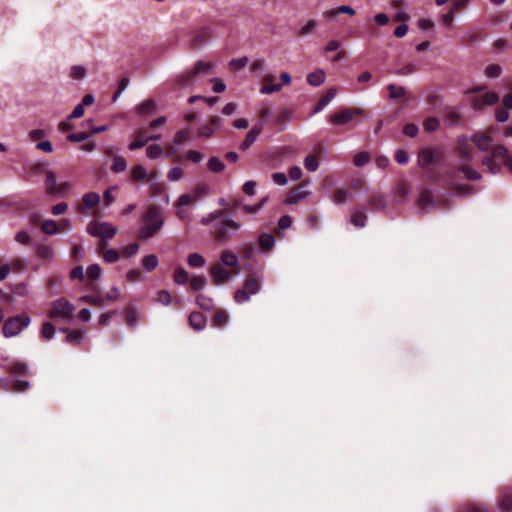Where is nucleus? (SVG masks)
Masks as SVG:
<instances>
[{"mask_svg":"<svg viewBox=\"0 0 512 512\" xmlns=\"http://www.w3.org/2000/svg\"><path fill=\"white\" fill-rule=\"evenodd\" d=\"M187 263L191 267L200 268L205 265V259L199 253H192L188 256Z\"/></svg>","mask_w":512,"mask_h":512,"instance_id":"37998d69","label":"nucleus"},{"mask_svg":"<svg viewBox=\"0 0 512 512\" xmlns=\"http://www.w3.org/2000/svg\"><path fill=\"white\" fill-rule=\"evenodd\" d=\"M57 177L54 171H47L46 177H45V192L49 195H52L53 192H55V189L57 187Z\"/></svg>","mask_w":512,"mask_h":512,"instance_id":"bb28decb","label":"nucleus"},{"mask_svg":"<svg viewBox=\"0 0 512 512\" xmlns=\"http://www.w3.org/2000/svg\"><path fill=\"white\" fill-rule=\"evenodd\" d=\"M84 339V332L81 330H72L67 335L65 342L68 344H72L78 346L82 343Z\"/></svg>","mask_w":512,"mask_h":512,"instance_id":"473e14b6","label":"nucleus"},{"mask_svg":"<svg viewBox=\"0 0 512 512\" xmlns=\"http://www.w3.org/2000/svg\"><path fill=\"white\" fill-rule=\"evenodd\" d=\"M499 508L504 512L512 510V495H507L499 502Z\"/></svg>","mask_w":512,"mask_h":512,"instance_id":"774afa93","label":"nucleus"},{"mask_svg":"<svg viewBox=\"0 0 512 512\" xmlns=\"http://www.w3.org/2000/svg\"><path fill=\"white\" fill-rule=\"evenodd\" d=\"M304 166L308 171L314 172L319 168V161L314 155H307L304 159Z\"/></svg>","mask_w":512,"mask_h":512,"instance_id":"8fccbe9b","label":"nucleus"},{"mask_svg":"<svg viewBox=\"0 0 512 512\" xmlns=\"http://www.w3.org/2000/svg\"><path fill=\"white\" fill-rule=\"evenodd\" d=\"M426 101L432 108H437L443 103L442 97L437 93L429 94Z\"/></svg>","mask_w":512,"mask_h":512,"instance_id":"338daca9","label":"nucleus"},{"mask_svg":"<svg viewBox=\"0 0 512 512\" xmlns=\"http://www.w3.org/2000/svg\"><path fill=\"white\" fill-rule=\"evenodd\" d=\"M155 301L165 306H168L171 303V295L167 290H160L157 292Z\"/></svg>","mask_w":512,"mask_h":512,"instance_id":"052dcab7","label":"nucleus"},{"mask_svg":"<svg viewBox=\"0 0 512 512\" xmlns=\"http://www.w3.org/2000/svg\"><path fill=\"white\" fill-rule=\"evenodd\" d=\"M188 322L195 331H202L206 327L207 318L203 313L193 311L189 314Z\"/></svg>","mask_w":512,"mask_h":512,"instance_id":"dca6fc26","label":"nucleus"},{"mask_svg":"<svg viewBox=\"0 0 512 512\" xmlns=\"http://www.w3.org/2000/svg\"><path fill=\"white\" fill-rule=\"evenodd\" d=\"M188 280H189V275H188V272L184 268L180 267L175 270L174 281L177 284L184 285L188 282Z\"/></svg>","mask_w":512,"mask_h":512,"instance_id":"a18cd8bd","label":"nucleus"},{"mask_svg":"<svg viewBox=\"0 0 512 512\" xmlns=\"http://www.w3.org/2000/svg\"><path fill=\"white\" fill-rule=\"evenodd\" d=\"M423 128L426 132L432 133L440 128V120L437 117L429 116L423 120Z\"/></svg>","mask_w":512,"mask_h":512,"instance_id":"c85d7f7f","label":"nucleus"},{"mask_svg":"<svg viewBox=\"0 0 512 512\" xmlns=\"http://www.w3.org/2000/svg\"><path fill=\"white\" fill-rule=\"evenodd\" d=\"M1 360L4 363L0 364V366L6 369L12 375L28 376L30 373L29 364L25 361H9L8 357H2Z\"/></svg>","mask_w":512,"mask_h":512,"instance_id":"423d86ee","label":"nucleus"},{"mask_svg":"<svg viewBox=\"0 0 512 512\" xmlns=\"http://www.w3.org/2000/svg\"><path fill=\"white\" fill-rule=\"evenodd\" d=\"M481 163L491 174L500 173L503 165L512 174V155L509 154L508 149L502 144L495 145L492 149V154L485 155L481 159Z\"/></svg>","mask_w":512,"mask_h":512,"instance_id":"f03ea898","label":"nucleus"},{"mask_svg":"<svg viewBox=\"0 0 512 512\" xmlns=\"http://www.w3.org/2000/svg\"><path fill=\"white\" fill-rule=\"evenodd\" d=\"M210 274L215 283L222 284L231 279L230 273L221 265H213L210 269Z\"/></svg>","mask_w":512,"mask_h":512,"instance_id":"a211bd4d","label":"nucleus"},{"mask_svg":"<svg viewBox=\"0 0 512 512\" xmlns=\"http://www.w3.org/2000/svg\"><path fill=\"white\" fill-rule=\"evenodd\" d=\"M470 140L477 146V148L480 151H482V152L490 151V154H492V149L495 146H493V139L490 136H488L482 132H477V133H474L470 137Z\"/></svg>","mask_w":512,"mask_h":512,"instance_id":"9d476101","label":"nucleus"},{"mask_svg":"<svg viewBox=\"0 0 512 512\" xmlns=\"http://www.w3.org/2000/svg\"><path fill=\"white\" fill-rule=\"evenodd\" d=\"M57 230V223L54 220H45L41 225V231L47 235H54Z\"/></svg>","mask_w":512,"mask_h":512,"instance_id":"de8ad7c7","label":"nucleus"},{"mask_svg":"<svg viewBox=\"0 0 512 512\" xmlns=\"http://www.w3.org/2000/svg\"><path fill=\"white\" fill-rule=\"evenodd\" d=\"M250 297V294H248L243 288L237 289L234 293V301L238 304L249 301Z\"/></svg>","mask_w":512,"mask_h":512,"instance_id":"e2e57ef3","label":"nucleus"},{"mask_svg":"<svg viewBox=\"0 0 512 512\" xmlns=\"http://www.w3.org/2000/svg\"><path fill=\"white\" fill-rule=\"evenodd\" d=\"M500 97L495 92H485L480 96L473 97L471 99V107L474 110L480 111L487 106L495 105L499 102Z\"/></svg>","mask_w":512,"mask_h":512,"instance_id":"0eeeda50","label":"nucleus"},{"mask_svg":"<svg viewBox=\"0 0 512 512\" xmlns=\"http://www.w3.org/2000/svg\"><path fill=\"white\" fill-rule=\"evenodd\" d=\"M417 205L423 213H427L437 206L436 200L434 199L430 189H424L421 191L417 199Z\"/></svg>","mask_w":512,"mask_h":512,"instance_id":"9b49d317","label":"nucleus"},{"mask_svg":"<svg viewBox=\"0 0 512 512\" xmlns=\"http://www.w3.org/2000/svg\"><path fill=\"white\" fill-rule=\"evenodd\" d=\"M350 196L347 189H336L332 195V201L336 205L344 204Z\"/></svg>","mask_w":512,"mask_h":512,"instance_id":"f704fd0d","label":"nucleus"},{"mask_svg":"<svg viewBox=\"0 0 512 512\" xmlns=\"http://www.w3.org/2000/svg\"><path fill=\"white\" fill-rule=\"evenodd\" d=\"M37 254L40 258L51 262L54 258V251L51 245H40L37 248Z\"/></svg>","mask_w":512,"mask_h":512,"instance_id":"c9c22d12","label":"nucleus"},{"mask_svg":"<svg viewBox=\"0 0 512 512\" xmlns=\"http://www.w3.org/2000/svg\"><path fill=\"white\" fill-rule=\"evenodd\" d=\"M362 113L363 110L360 108H344L330 117V123L332 125H346L354 116L361 115Z\"/></svg>","mask_w":512,"mask_h":512,"instance_id":"6e6552de","label":"nucleus"},{"mask_svg":"<svg viewBox=\"0 0 512 512\" xmlns=\"http://www.w3.org/2000/svg\"><path fill=\"white\" fill-rule=\"evenodd\" d=\"M387 90L391 100L404 99L406 97V88L404 86L391 83L387 85Z\"/></svg>","mask_w":512,"mask_h":512,"instance_id":"a878e982","label":"nucleus"},{"mask_svg":"<svg viewBox=\"0 0 512 512\" xmlns=\"http://www.w3.org/2000/svg\"><path fill=\"white\" fill-rule=\"evenodd\" d=\"M127 168V161L122 157V156H119V155H116L114 158H113V161H112V165L110 167L111 171L113 173H121V172H124Z\"/></svg>","mask_w":512,"mask_h":512,"instance_id":"2f4dec72","label":"nucleus"},{"mask_svg":"<svg viewBox=\"0 0 512 512\" xmlns=\"http://www.w3.org/2000/svg\"><path fill=\"white\" fill-rule=\"evenodd\" d=\"M134 111L140 116L152 115L157 111L156 101L152 98L146 99L145 101L137 104L134 107Z\"/></svg>","mask_w":512,"mask_h":512,"instance_id":"2eb2a0df","label":"nucleus"},{"mask_svg":"<svg viewBox=\"0 0 512 512\" xmlns=\"http://www.w3.org/2000/svg\"><path fill=\"white\" fill-rule=\"evenodd\" d=\"M131 177L133 180H144L147 177L145 167L141 164L134 166L131 169Z\"/></svg>","mask_w":512,"mask_h":512,"instance_id":"49530a36","label":"nucleus"},{"mask_svg":"<svg viewBox=\"0 0 512 512\" xmlns=\"http://www.w3.org/2000/svg\"><path fill=\"white\" fill-rule=\"evenodd\" d=\"M227 322V315L223 311H217L212 319V326L216 328L223 327Z\"/></svg>","mask_w":512,"mask_h":512,"instance_id":"5fc2aeb1","label":"nucleus"},{"mask_svg":"<svg viewBox=\"0 0 512 512\" xmlns=\"http://www.w3.org/2000/svg\"><path fill=\"white\" fill-rule=\"evenodd\" d=\"M449 185L451 186V188L453 189L455 194H457L459 196H467V195H471L474 193L473 188L468 184L450 183Z\"/></svg>","mask_w":512,"mask_h":512,"instance_id":"c756f323","label":"nucleus"},{"mask_svg":"<svg viewBox=\"0 0 512 512\" xmlns=\"http://www.w3.org/2000/svg\"><path fill=\"white\" fill-rule=\"evenodd\" d=\"M195 302L202 310L208 312L212 311L214 308L213 299L203 294L198 295Z\"/></svg>","mask_w":512,"mask_h":512,"instance_id":"7c9ffc66","label":"nucleus"},{"mask_svg":"<svg viewBox=\"0 0 512 512\" xmlns=\"http://www.w3.org/2000/svg\"><path fill=\"white\" fill-rule=\"evenodd\" d=\"M120 258L119 256V252L116 250V249H108L104 254H103V259L105 262L107 263H114L116 261H118Z\"/></svg>","mask_w":512,"mask_h":512,"instance_id":"0e129e2a","label":"nucleus"},{"mask_svg":"<svg viewBox=\"0 0 512 512\" xmlns=\"http://www.w3.org/2000/svg\"><path fill=\"white\" fill-rule=\"evenodd\" d=\"M207 167L211 172L220 173L225 169L224 163L218 157H210Z\"/></svg>","mask_w":512,"mask_h":512,"instance_id":"ea45409f","label":"nucleus"},{"mask_svg":"<svg viewBox=\"0 0 512 512\" xmlns=\"http://www.w3.org/2000/svg\"><path fill=\"white\" fill-rule=\"evenodd\" d=\"M258 243L263 251H270L274 247L275 238L272 234L262 233L258 237Z\"/></svg>","mask_w":512,"mask_h":512,"instance_id":"393cba45","label":"nucleus"},{"mask_svg":"<svg viewBox=\"0 0 512 512\" xmlns=\"http://www.w3.org/2000/svg\"><path fill=\"white\" fill-rule=\"evenodd\" d=\"M369 205L373 211L384 210L386 208V203L379 194L370 196Z\"/></svg>","mask_w":512,"mask_h":512,"instance_id":"79ce46f5","label":"nucleus"},{"mask_svg":"<svg viewBox=\"0 0 512 512\" xmlns=\"http://www.w3.org/2000/svg\"><path fill=\"white\" fill-rule=\"evenodd\" d=\"M220 260L225 266L234 267L238 265L237 255L229 251L223 252L221 254Z\"/></svg>","mask_w":512,"mask_h":512,"instance_id":"4c0bfd02","label":"nucleus"},{"mask_svg":"<svg viewBox=\"0 0 512 512\" xmlns=\"http://www.w3.org/2000/svg\"><path fill=\"white\" fill-rule=\"evenodd\" d=\"M370 161V155L368 152L362 151L357 153L353 158V164L357 167H363Z\"/></svg>","mask_w":512,"mask_h":512,"instance_id":"c03bdc74","label":"nucleus"},{"mask_svg":"<svg viewBox=\"0 0 512 512\" xmlns=\"http://www.w3.org/2000/svg\"><path fill=\"white\" fill-rule=\"evenodd\" d=\"M209 70H210V64L208 62L199 60L195 63L192 73L195 76V75H198L201 73H208Z\"/></svg>","mask_w":512,"mask_h":512,"instance_id":"680f3d73","label":"nucleus"},{"mask_svg":"<svg viewBox=\"0 0 512 512\" xmlns=\"http://www.w3.org/2000/svg\"><path fill=\"white\" fill-rule=\"evenodd\" d=\"M82 201L85 205V210L83 209V207H79V211L81 213H84L85 215H88L89 209L100 203V196L96 192H89L83 195Z\"/></svg>","mask_w":512,"mask_h":512,"instance_id":"6ab92c4d","label":"nucleus"},{"mask_svg":"<svg viewBox=\"0 0 512 512\" xmlns=\"http://www.w3.org/2000/svg\"><path fill=\"white\" fill-rule=\"evenodd\" d=\"M74 311L75 306L67 299L61 297L51 302V309L48 316L53 320L71 322Z\"/></svg>","mask_w":512,"mask_h":512,"instance_id":"7ed1b4c3","label":"nucleus"},{"mask_svg":"<svg viewBox=\"0 0 512 512\" xmlns=\"http://www.w3.org/2000/svg\"><path fill=\"white\" fill-rule=\"evenodd\" d=\"M262 131L263 122H258L255 125H253L249 132L246 134V137L243 140V142L240 144V150L246 151L247 149H249L257 140Z\"/></svg>","mask_w":512,"mask_h":512,"instance_id":"ddd939ff","label":"nucleus"},{"mask_svg":"<svg viewBox=\"0 0 512 512\" xmlns=\"http://www.w3.org/2000/svg\"><path fill=\"white\" fill-rule=\"evenodd\" d=\"M31 318L27 314H20L9 317L5 320L2 332L4 337L11 338L20 334L26 327L29 326Z\"/></svg>","mask_w":512,"mask_h":512,"instance_id":"20e7f679","label":"nucleus"},{"mask_svg":"<svg viewBox=\"0 0 512 512\" xmlns=\"http://www.w3.org/2000/svg\"><path fill=\"white\" fill-rule=\"evenodd\" d=\"M240 225L234 220H225L219 227L214 231L215 240L224 243L227 242L232 235L231 230H238Z\"/></svg>","mask_w":512,"mask_h":512,"instance_id":"1a4fd4ad","label":"nucleus"},{"mask_svg":"<svg viewBox=\"0 0 512 512\" xmlns=\"http://www.w3.org/2000/svg\"><path fill=\"white\" fill-rule=\"evenodd\" d=\"M261 286V278L249 277L245 280L242 288L252 296L261 290Z\"/></svg>","mask_w":512,"mask_h":512,"instance_id":"4be33fe9","label":"nucleus"},{"mask_svg":"<svg viewBox=\"0 0 512 512\" xmlns=\"http://www.w3.org/2000/svg\"><path fill=\"white\" fill-rule=\"evenodd\" d=\"M80 301L89 303L95 306H104V299L101 296L97 295H84L80 297Z\"/></svg>","mask_w":512,"mask_h":512,"instance_id":"09e8293b","label":"nucleus"},{"mask_svg":"<svg viewBox=\"0 0 512 512\" xmlns=\"http://www.w3.org/2000/svg\"><path fill=\"white\" fill-rule=\"evenodd\" d=\"M439 155L440 151L438 150L422 148L418 152V165L423 168L433 165Z\"/></svg>","mask_w":512,"mask_h":512,"instance_id":"f8f14e48","label":"nucleus"},{"mask_svg":"<svg viewBox=\"0 0 512 512\" xmlns=\"http://www.w3.org/2000/svg\"><path fill=\"white\" fill-rule=\"evenodd\" d=\"M445 124L449 127H455L463 122V114L455 107L445 108L443 112Z\"/></svg>","mask_w":512,"mask_h":512,"instance_id":"4468645a","label":"nucleus"},{"mask_svg":"<svg viewBox=\"0 0 512 512\" xmlns=\"http://www.w3.org/2000/svg\"><path fill=\"white\" fill-rule=\"evenodd\" d=\"M458 147L457 153L459 157L463 160V163H469L473 159V155L470 151L469 146L467 145V138L465 136H460L457 139Z\"/></svg>","mask_w":512,"mask_h":512,"instance_id":"f3484780","label":"nucleus"},{"mask_svg":"<svg viewBox=\"0 0 512 512\" xmlns=\"http://www.w3.org/2000/svg\"><path fill=\"white\" fill-rule=\"evenodd\" d=\"M502 73V67L498 64H490L485 68V75L490 78H497Z\"/></svg>","mask_w":512,"mask_h":512,"instance_id":"4d7b16f0","label":"nucleus"},{"mask_svg":"<svg viewBox=\"0 0 512 512\" xmlns=\"http://www.w3.org/2000/svg\"><path fill=\"white\" fill-rule=\"evenodd\" d=\"M367 215L362 209L356 208L351 216V223L357 228L366 226Z\"/></svg>","mask_w":512,"mask_h":512,"instance_id":"cd10ccee","label":"nucleus"},{"mask_svg":"<svg viewBox=\"0 0 512 512\" xmlns=\"http://www.w3.org/2000/svg\"><path fill=\"white\" fill-rule=\"evenodd\" d=\"M418 132H419V128L414 123H407L404 125V127L402 129V133L405 136H408L410 138L416 137L418 135Z\"/></svg>","mask_w":512,"mask_h":512,"instance_id":"bf43d9fd","label":"nucleus"},{"mask_svg":"<svg viewBox=\"0 0 512 512\" xmlns=\"http://www.w3.org/2000/svg\"><path fill=\"white\" fill-rule=\"evenodd\" d=\"M87 232L93 237L100 238L102 240L101 248H103L116 235L117 228L108 222L99 224L96 221H92L87 227Z\"/></svg>","mask_w":512,"mask_h":512,"instance_id":"39448f33","label":"nucleus"},{"mask_svg":"<svg viewBox=\"0 0 512 512\" xmlns=\"http://www.w3.org/2000/svg\"><path fill=\"white\" fill-rule=\"evenodd\" d=\"M163 153L162 147L159 144H152L146 150V155L150 159H158Z\"/></svg>","mask_w":512,"mask_h":512,"instance_id":"3c124183","label":"nucleus"},{"mask_svg":"<svg viewBox=\"0 0 512 512\" xmlns=\"http://www.w3.org/2000/svg\"><path fill=\"white\" fill-rule=\"evenodd\" d=\"M12 293L20 297H27L29 295V286L27 283L24 282L17 283L12 288Z\"/></svg>","mask_w":512,"mask_h":512,"instance_id":"864d4df0","label":"nucleus"},{"mask_svg":"<svg viewBox=\"0 0 512 512\" xmlns=\"http://www.w3.org/2000/svg\"><path fill=\"white\" fill-rule=\"evenodd\" d=\"M190 136V128H184L175 133L173 142L175 145H180L186 141Z\"/></svg>","mask_w":512,"mask_h":512,"instance_id":"6e6d98bb","label":"nucleus"},{"mask_svg":"<svg viewBox=\"0 0 512 512\" xmlns=\"http://www.w3.org/2000/svg\"><path fill=\"white\" fill-rule=\"evenodd\" d=\"M142 265L146 271H153L158 265L157 256L154 254L144 256L142 259Z\"/></svg>","mask_w":512,"mask_h":512,"instance_id":"a19ab883","label":"nucleus"},{"mask_svg":"<svg viewBox=\"0 0 512 512\" xmlns=\"http://www.w3.org/2000/svg\"><path fill=\"white\" fill-rule=\"evenodd\" d=\"M101 273H102V269H101L100 265L96 264V263L88 266V268L86 270V274H87L88 278H90L91 280L99 279L101 276Z\"/></svg>","mask_w":512,"mask_h":512,"instance_id":"603ef678","label":"nucleus"},{"mask_svg":"<svg viewBox=\"0 0 512 512\" xmlns=\"http://www.w3.org/2000/svg\"><path fill=\"white\" fill-rule=\"evenodd\" d=\"M336 89L331 88L327 91V93L319 100L316 106L313 108L311 115L317 114L321 112L336 96Z\"/></svg>","mask_w":512,"mask_h":512,"instance_id":"412c9836","label":"nucleus"},{"mask_svg":"<svg viewBox=\"0 0 512 512\" xmlns=\"http://www.w3.org/2000/svg\"><path fill=\"white\" fill-rule=\"evenodd\" d=\"M210 29L207 27H203L198 30L190 42V46L193 49H199L204 46L209 38Z\"/></svg>","mask_w":512,"mask_h":512,"instance_id":"aec40b11","label":"nucleus"},{"mask_svg":"<svg viewBox=\"0 0 512 512\" xmlns=\"http://www.w3.org/2000/svg\"><path fill=\"white\" fill-rule=\"evenodd\" d=\"M206 286V279L203 276L193 277L190 281V288L193 291H199Z\"/></svg>","mask_w":512,"mask_h":512,"instance_id":"13d9d810","label":"nucleus"},{"mask_svg":"<svg viewBox=\"0 0 512 512\" xmlns=\"http://www.w3.org/2000/svg\"><path fill=\"white\" fill-rule=\"evenodd\" d=\"M326 80V75L324 70L322 69H316L315 71L309 73L307 75V82L309 85L314 87H319L322 85Z\"/></svg>","mask_w":512,"mask_h":512,"instance_id":"b1692460","label":"nucleus"},{"mask_svg":"<svg viewBox=\"0 0 512 512\" xmlns=\"http://www.w3.org/2000/svg\"><path fill=\"white\" fill-rule=\"evenodd\" d=\"M71 189L72 183L70 181H62L57 185L55 192H53L52 196L63 198L71 191Z\"/></svg>","mask_w":512,"mask_h":512,"instance_id":"72a5a7b5","label":"nucleus"},{"mask_svg":"<svg viewBox=\"0 0 512 512\" xmlns=\"http://www.w3.org/2000/svg\"><path fill=\"white\" fill-rule=\"evenodd\" d=\"M458 171L462 173L467 180L478 181L482 179L481 173L470 167L468 163H463L460 165Z\"/></svg>","mask_w":512,"mask_h":512,"instance_id":"5701e85b","label":"nucleus"},{"mask_svg":"<svg viewBox=\"0 0 512 512\" xmlns=\"http://www.w3.org/2000/svg\"><path fill=\"white\" fill-rule=\"evenodd\" d=\"M126 319L129 326L135 327L139 323V314L133 309H127Z\"/></svg>","mask_w":512,"mask_h":512,"instance_id":"69168bd1","label":"nucleus"},{"mask_svg":"<svg viewBox=\"0 0 512 512\" xmlns=\"http://www.w3.org/2000/svg\"><path fill=\"white\" fill-rule=\"evenodd\" d=\"M142 219L144 225L139 229L138 236L144 241L157 235L165 224L163 209L154 204L146 209Z\"/></svg>","mask_w":512,"mask_h":512,"instance_id":"f257e3e1","label":"nucleus"},{"mask_svg":"<svg viewBox=\"0 0 512 512\" xmlns=\"http://www.w3.org/2000/svg\"><path fill=\"white\" fill-rule=\"evenodd\" d=\"M40 335L44 340H51L55 335V327L52 323L46 321L42 324Z\"/></svg>","mask_w":512,"mask_h":512,"instance_id":"58836bf2","label":"nucleus"},{"mask_svg":"<svg viewBox=\"0 0 512 512\" xmlns=\"http://www.w3.org/2000/svg\"><path fill=\"white\" fill-rule=\"evenodd\" d=\"M193 77H194V75H193L192 71H185V72L177 75L176 81L180 86L188 87V86L193 85V83H194Z\"/></svg>","mask_w":512,"mask_h":512,"instance_id":"e433bc0d","label":"nucleus"}]
</instances>
